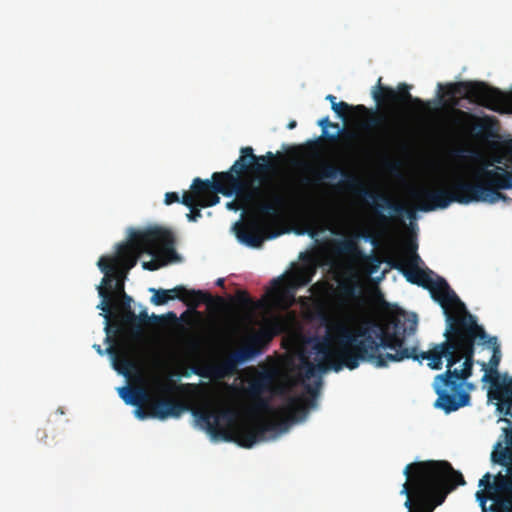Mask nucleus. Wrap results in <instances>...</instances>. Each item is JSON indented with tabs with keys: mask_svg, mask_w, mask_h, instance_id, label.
<instances>
[{
	"mask_svg": "<svg viewBox=\"0 0 512 512\" xmlns=\"http://www.w3.org/2000/svg\"><path fill=\"white\" fill-rule=\"evenodd\" d=\"M369 323L372 328L370 332L369 329H361L358 334L366 336L359 347L362 354L349 356L348 367H358L361 361H367L382 368L388 366L390 362L413 359L429 360L428 366L431 369L440 370L445 359L447 369L435 377L433 385L438 396L435 407L447 414L470 403V394L464 387H474L473 384L467 383V380L472 375L475 363V344L486 345L492 349L488 364L484 361L478 362L485 371L482 381H501L497 371L501 361L497 337L489 336L468 310L448 314L444 331L445 341L434 344L431 349L423 352H418L416 347L405 346L406 338L413 335L417 329L415 314L398 310L388 315L383 323Z\"/></svg>",
	"mask_w": 512,
	"mask_h": 512,
	"instance_id": "nucleus-1",
	"label": "nucleus"
},
{
	"mask_svg": "<svg viewBox=\"0 0 512 512\" xmlns=\"http://www.w3.org/2000/svg\"><path fill=\"white\" fill-rule=\"evenodd\" d=\"M369 322H377L372 319L363 320L355 328L344 323H337L334 327V334H328L314 345L317 364L302 358L299 375L302 378L304 389L312 396L311 399L303 397H291L281 409L282 416L279 419H259L253 422L236 423L237 413L232 408L204 407L193 412L197 421L209 433L213 439L224 441H235L244 448H252L256 443L264 441L267 433L284 430L288 421L304 419L308 407L315 404L314 397L317 396L321 386V379L316 380L314 385L305 383L317 374L325 373L328 370L341 371L344 367L353 370L357 367H348L349 356L361 355L360 343L366 338L358 336L361 329H372Z\"/></svg>",
	"mask_w": 512,
	"mask_h": 512,
	"instance_id": "nucleus-2",
	"label": "nucleus"
},
{
	"mask_svg": "<svg viewBox=\"0 0 512 512\" xmlns=\"http://www.w3.org/2000/svg\"><path fill=\"white\" fill-rule=\"evenodd\" d=\"M275 167L273 152L269 151L265 155L257 156L254 154L253 148L247 146L240 149V157L228 171L215 172L217 178H222L229 188L233 189V193L242 206L248 207L254 212L243 223L236 226L237 238L249 247L259 248L265 239L276 236V234L266 235L268 222L264 218L265 216L277 217L291 205H297L308 211L307 217L311 221L314 218L310 212V200L291 201L271 185L261 187L255 185L253 180L242 177L245 173L260 176L273 171Z\"/></svg>",
	"mask_w": 512,
	"mask_h": 512,
	"instance_id": "nucleus-3",
	"label": "nucleus"
},
{
	"mask_svg": "<svg viewBox=\"0 0 512 512\" xmlns=\"http://www.w3.org/2000/svg\"><path fill=\"white\" fill-rule=\"evenodd\" d=\"M512 189V175L497 166L489 169L487 166L478 167L473 173V181L461 175L454 176L448 188L432 189L420 186L411 192V197L418 203L417 209L429 212L445 209L451 203L470 204L484 202L494 204L500 200L511 199L500 190Z\"/></svg>",
	"mask_w": 512,
	"mask_h": 512,
	"instance_id": "nucleus-4",
	"label": "nucleus"
},
{
	"mask_svg": "<svg viewBox=\"0 0 512 512\" xmlns=\"http://www.w3.org/2000/svg\"><path fill=\"white\" fill-rule=\"evenodd\" d=\"M403 473L407 480L400 494L406 496L407 512H433L449 493L466 484L462 473L444 460L413 462Z\"/></svg>",
	"mask_w": 512,
	"mask_h": 512,
	"instance_id": "nucleus-5",
	"label": "nucleus"
},
{
	"mask_svg": "<svg viewBox=\"0 0 512 512\" xmlns=\"http://www.w3.org/2000/svg\"><path fill=\"white\" fill-rule=\"evenodd\" d=\"M489 398L496 400V410L504 417L498 422L507 423L490 454L492 472H486L478 482L479 490L508 494L512 500V377L504 375L501 381L492 382Z\"/></svg>",
	"mask_w": 512,
	"mask_h": 512,
	"instance_id": "nucleus-6",
	"label": "nucleus"
},
{
	"mask_svg": "<svg viewBox=\"0 0 512 512\" xmlns=\"http://www.w3.org/2000/svg\"><path fill=\"white\" fill-rule=\"evenodd\" d=\"M416 250L417 244L411 243L409 245L410 254L408 257L404 261L395 264L394 267L402 272L408 282L428 290L432 299L443 308L446 317L448 314L467 311L465 304L450 288L443 277L436 275L430 269H421L419 267L421 258L416 253Z\"/></svg>",
	"mask_w": 512,
	"mask_h": 512,
	"instance_id": "nucleus-7",
	"label": "nucleus"
},
{
	"mask_svg": "<svg viewBox=\"0 0 512 512\" xmlns=\"http://www.w3.org/2000/svg\"><path fill=\"white\" fill-rule=\"evenodd\" d=\"M160 252L167 255L175 254L174 236L171 231L161 227L131 229L128 242L120 243L117 247L118 258L124 266V270H119L127 273L137 264L141 254L156 256Z\"/></svg>",
	"mask_w": 512,
	"mask_h": 512,
	"instance_id": "nucleus-8",
	"label": "nucleus"
},
{
	"mask_svg": "<svg viewBox=\"0 0 512 512\" xmlns=\"http://www.w3.org/2000/svg\"><path fill=\"white\" fill-rule=\"evenodd\" d=\"M338 176L342 178V184L347 190L355 195L370 199L377 211L388 210L394 219L404 215L410 220L415 219V210L407 209L404 204L391 200L385 194L369 190L355 174L341 166L331 163L325 164L318 174L319 179H336Z\"/></svg>",
	"mask_w": 512,
	"mask_h": 512,
	"instance_id": "nucleus-9",
	"label": "nucleus"
},
{
	"mask_svg": "<svg viewBox=\"0 0 512 512\" xmlns=\"http://www.w3.org/2000/svg\"><path fill=\"white\" fill-rule=\"evenodd\" d=\"M457 96H462L472 103L499 113L512 108V91L505 94L485 82L460 81L447 84L442 97L449 98L450 106L458 105Z\"/></svg>",
	"mask_w": 512,
	"mask_h": 512,
	"instance_id": "nucleus-10",
	"label": "nucleus"
},
{
	"mask_svg": "<svg viewBox=\"0 0 512 512\" xmlns=\"http://www.w3.org/2000/svg\"><path fill=\"white\" fill-rule=\"evenodd\" d=\"M101 272L105 275L102 278L101 284L97 287L98 294L101 298L97 308L102 310L101 315L105 319V332L107 340H110V332L114 334L121 331V325L115 321L113 325L110 324L113 315L114 300L126 295L124 290V281L126 272L120 271L116 267V258L101 257L97 263Z\"/></svg>",
	"mask_w": 512,
	"mask_h": 512,
	"instance_id": "nucleus-11",
	"label": "nucleus"
},
{
	"mask_svg": "<svg viewBox=\"0 0 512 512\" xmlns=\"http://www.w3.org/2000/svg\"><path fill=\"white\" fill-rule=\"evenodd\" d=\"M332 110L342 119H346L347 113L350 111H353L357 116L367 117L361 125L364 129H371L383 124L380 136L377 139L371 138L375 141V146L391 147L402 140L403 123L394 114L392 117H387L383 114H377L375 110L367 108L365 105L352 106L344 101L336 102Z\"/></svg>",
	"mask_w": 512,
	"mask_h": 512,
	"instance_id": "nucleus-12",
	"label": "nucleus"
},
{
	"mask_svg": "<svg viewBox=\"0 0 512 512\" xmlns=\"http://www.w3.org/2000/svg\"><path fill=\"white\" fill-rule=\"evenodd\" d=\"M219 193L226 197L235 195L233 189H230L222 178H217L215 173L212 175V181L195 178L191 190L184 192L181 199V203L190 209L187 214L188 220L197 221L202 216L200 208L216 205L220 201Z\"/></svg>",
	"mask_w": 512,
	"mask_h": 512,
	"instance_id": "nucleus-13",
	"label": "nucleus"
},
{
	"mask_svg": "<svg viewBox=\"0 0 512 512\" xmlns=\"http://www.w3.org/2000/svg\"><path fill=\"white\" fill-rule=\"evenodd\" d=\"M263 337L260 334L253 335L248 344L231 352L223 360L216 364H206L192 367V372L203 378L224 379L237 372L238 365L244 363L261 352Z\"/></svg>",
	"mask_w": 512,
	"mask_h": 512,
	"instance_id": "nucleus-14",
	"label": "nucleus"
},
{
	"mask_svg": "<svg viewBox=\"0 0 512 512\" xmlns=\"http://www.w3.org/2000/svg\"><path fill=\"white\" fill-rule=\"evenodd\" d=\"M381 81L382 77H379L377 85L372 90V97L379 106H384L390 112L397 111L405 104H412L420 111L428 108L427 102L410 94V86L408 84L400 83L395 90L389 86L382 85Z\"/></svg>",
	"mask_w": 512,
	"mask_h": 512,
	"instance_id": "nucleus-15",
	"label": "nucleus"
},
{
	"mask_svg": "<svg viewBox=\"0 0 512 512\" xmlns=\"http://www.w3.org/2000/svg\"><path fill=\"white\" fill-rule=\"evenodd\" d=\"M318 125L323 129L322 137L329 142H336L339 135H342L347 141H353L354 143L350 148V155L353 157L366 156L375 148V141L371 137L361 136L354 131L339 129V125L330 122L328 117L320 119Z\"/></svg>",
	"mask_w": 512,
	"mask_h": 512,
	"instance_id": "nucleus-16",
	"label": "nucleus"
},
{
	"mask_svg": "<svg viewBox=\"0 0 512 512\" xmlns=\"http://www.w3.org/2000/svg\"><path fill=\"white\" fill-rule=\"evenodd\" d=\"M149 291L153 293L151 303L156 306L164 305L169 300L179 299L186 303L187 306L196 308L202 303H210L212 301L210 293L202 290H189L182 285L167 290L150 288Z\"/></svg>",
	"mask_w": 512,
	"mask_h": 512,
	"instance_id": "nucleus-17",
	"label": "nucleus"
},
{
	"mask_svg": "<svg viewBox=\"0 0 512 512\" xmlns=\"http://www.w3.org/2000/svg\"><path fill=\"white\" fill-rule=\"evenodd\" d=\"M452 121L463 134L475 138H488L493 135L494 120L489 116L479 118L470 112L454 108Z\"/></svg>",
	"mask_w": 512,
	"mask_h": 512,
	"instance_id": "nucleus-18",
	"label": "nucleus"
},
{
	"mask_svg": "<svg viewBox=\"0 0 512 512\" xmlns=\"http://www.w3.org/2000/svg\"><path fill=\"white\" fill-rule=\"evenodd\" d=\"M273 381L272 373L262 371L248 382L246 394L253 400L256 410L262 412H270L272 410L270 399L263 395L271 391Z\"/></svg>",
	"mask_w": 512,
	"mask_h": 512,
	"instance_id": "nucleus-19",
	"label": "nucleus"
},
{
	"mask_svg": "<svg viewBox=\"0 0 512 512\" xmlns=\"http://www.w3.org/2000/svg\"><path fill=\"white\" fill-rule=\"evenodd\" d=\"M145 405L150 408V418L165 420L178 418L187 409L185 404L172 398H156L151 394V400Z\"/></svg>",
	"mask_w": 512,
	"mask_h": 512,
	"instance_id": "nucleus-20",
	"label": "nucleus"
},
{
	"mask_svg": "<svg viewBox=\"0 0 512 512\" xmlns=\"http://www.w3.org/2000/svg\"><path fill=\"white\" fill-rule=\"evenodd\" d=\"M478 490L475 494L476 500L482 512H512V500L508 494H493Z\"/></svg>",
	"mask_w": 512,
	"mask_h": 512,
	"instance_id": "nucleus-21",
	"label": "nucleus"
},
{
	"mask_svg": "<svg viewBox=\"0 0 512 512\" xmlns=\"http://www.w3.org/2000/svg\"><path fill=\"white\" fill-rule=\"evenodd\" d=\"M115 321H118L121 325V331L119 333L114 334L113 331L110 332V340L105 339L106 342H115V337L124 334V326L129 327V335L133 339H138L143 334V328L141 327V323H139V317L133 310H127L119 312L117 315L113 312V315L110 320V324L113 325Z\"/></svg>",
	"mask_w": 512,
	"mask_h": 512,
	"instance_id": "nucleus-22",
	"label": "nucleus"
},
{
	"mask_svg": "<svg viewBox=\"0 0 512 512\" xmlns=\"http://www.w3.org/2000/svg\"><path fill=\"white\" fill-rule=\"evenodd\" d=\"M106 352L112 356L114 360L115 369L120 373L127 375L132 369L135 368L134 361L130 358L129 353L125 347H116L110 345Z\"/></svg>",
	"mask_w": 512,
	"mask_h": 512,
	"instance_id": "nucleus-23",
	"label": "nucleus"
},
{
	"mask_svg": "<svg viewBox=\"0 0 512 512\" xmlns=\"http://www.w3.org/2000/svg\"><path fill=\"white\" fill-rule=\"evenodd\" d=\"M120 397L128 405L140 406L151 400V394L143 387H120L118 389Z\"/></svg>",
	"mask_w": 512,
	"mask_h": 512,
	"instance_id": "nucleus-24",
	"label": "nucleus"
},
{
	"mask_svg": "<svg viewBox=\"0 0 512 512\" xmlns=\"http://www.w3.org/2000/svg\"><path fill=\"white\" fill-rule=\"evenodd\" d=\"M316 273L315 265H305L293 271L288 279L287 285L292 290L308 285Z\"/></svg>",
	"mask_w": 512,
	"mask_h": 512,
	"instance_id": "nucleus-25",
	"label": "nucleus"
},
{
	"mask_svg": "<svg viewBox=\"0 0 512 512\" xmlns=\"http://www.w3.org/2000/svg\"><path fill=\"white\" fill-rule=\"evenodd\" d=\"M360 285L354 279H347L339 283L338 285V295L340 297V304L345 310L351 315L350 309V300H354L357 298L359 293Z\"/></svg>",
	"mask_w": 512,
	"mask_h": 512,
	"instance_id": "nucleus-26",
	"label": "nucleus"
},
{
	"mask_svg": "<svg viewBox=\"0 0 512 512\" xmlns=\"http://www.w3.org/2000/svg\"><path fill=\"white\" fill-rule=\"evenodd\" d=\"M137 316L139 317V323H141L142 328H143V325L147 324L149 321L154 322V323H163L166 320H169L173 323L178 322L177 315L174 312H168L164 315L152 314L151 316H149L146 311H143Z\"/></svg>",
	"mask_w": 512,
	"mask_h": 512,
	"instance_id": "nucleus-27",
	"label": "nucleus"
},
{
	"mask_svg": "<svg viewBox=\"0 0 512 512\" xmlns=\"http://www.w3.org/2000/svg\"><path fill=\"white\" fill-rule=\"evenodd\" d=\"M234 301L240 308L247 310V311H252L256 307L255 302L252 300V298L249 296V294L244 290H238L236 292Z\"/></svg>",
	"mask_w": 512,
	"mask_h": 512,
	"instance_id": "nucleus-28",
	"label": "nucleus"
},
{
	"mask_svg": "<svg viewBox=\"0 0 512 512\" xmlns=\"http://www.w3.org/2000/svg\"><path fill=\"white\" fill-rule=\"evenodd\" d=\"M357 249V245L352 240H344L339 243L338 250L341 253H352Z\"/></svg>",
	"mask_w": 512,
	"mask_h": 512,
	"instance_id": "nucleus-29",
	"label": "nucleus"
},
{
	"mask_svg": "<svg viewBox=\"0 0 512 512\" xmlns=\"http://www.w3.org/2000/svg\"><path fill=\"white\" fill-rule=\"evenodd\" d=\"M119 299H120V301L117 305L119 312L132 310V308H131L132 298L130 296H128L126 294V295L120 297Z\"/></svg>",
	"mask_w": 512,
	"mask_h": 512,
	"instance_id": "nucleus-30",
	"label": "nucleus"
},
{
	"mask_svg": "<svg viewBox=\"0 0 512 512\" xmlns=\"http://www.w3.org/2000/svg\"><path fill=\"white\" fill-rule=\"evenodd\" d=\"M143 405L136 406L135 415L137 418L144 420L146 418H150V408L147 407V410L142 407Z\"/></svg>",
	"mask_w": 512,
	"mask_h": 512,
	"instance_id": "nucleus-31",
	"label": "nucleus"
},
{
	"mask_svg": "<svg viewBox=\"0 0 512 512\" xmlns=\"http://www.w3.org/2000/svg\"><path fill=\"white\" fill-rule=\"evenodd\" d=\"M164 202H165L166 205H171V204L176 203V202H181V200L179 198L178 193H176V192H167L165 194Z\"/></svg>",
	"mask_w": 512,
	"mask_h": 512,
	"instance_id": "nucleus-32",
	"label": "nucleus"
},
{
	"mask_svg": "<svg viewBox=\"0 0 512 512\" xmlns=\"http://www.w3.org/2000/svg\"><path fill=\"white\" fill-rule=\"evenodd\" d=\"M162 263L158 262L157 260H151L147 262L142 263V267L145 270L154 271L160 268Z\"/></svg>",
	"mask_w": 512,
	"mask_h": 512,
	"instance_id": "nucleus-33",
	"label": "nucleus"
},
{
	"mask_svg": "<svg viewBox=\"0 0 512 512\" xmlns=\"http://www.w3.org/2000/svg\"><path fill=\"white\" fill-rule=\"evenodd\" d=\"M326 287H327L326 282L319 281V282L314 283L311 286L310 290L312 291V293H322L324 290H326Z\"/></svg>",
	"mask_w": 512,
	"mask_h": 512,
	"instance_id": "nucleus-34",
	"label": "nucleus"
},
{
	"mask_svg": "<svg viewBox=\"0 0 512 512\" xmlns=\"http://www.w3.org/2000/svg\"><path fill=\"white\" fill-rule=\"evenodd\" d=\"M173 385L174 384L172 382L159 383L158 388H159V391L162 393H169L173 390Z\"/></svg>",
	"mask_w": 512,
	"mask_h": 512,
	"instance_id": "nucleus-35",
	"label": "nucleus"
},
{
	"mask_svg": "<svg viewBox=\"0 0 512 512\" xmlns=\"http://www.w3.org/2000/svg\"><path fill=\"white\" fill-rule=\"evenodd\" d=\"M467 151H468V150H467V149H465V148H457V149H455V150L453 151V154H454V156H455V157H459V158H461V157H463V154H464L465 152H467Z\"/></svg>",
	"mask_w": 512,
	"mask_h": 512,
	"instance_id": "nucleus-36",
	"label": "nucleus"
},
{
	"mask_svg": "<svg viewBox=\"0 0 512 512\" xmlns=\"http://www.w3.org/2000/svg\"><path fill=\"white\" fill-rule=\"evenodd\" d=\"M326 100H328L331 103V108L336 103V97L332 94L327 95Z\"/></svg>",
	"mask_w": 512,
	"mask_h": 512,
	"instance_id": "nucleus-37",
	"label": "nucleus"
},
{
	"mask_svg": "<svg viewBox=\"0 0 512 512\" xmlns=\"http://www.w3.org/2000/svg\"><path fill=\"white\" fill-rule=\"evenodd\" d=\"M296 125H297V122L295 120H291L288 123L287 128L291 130V129H294L296 127Z\"/></svg>",
	"mask_w": 512,
	"mask_h": 512,
	"instance_id": "nucleus-38",
	"label": "nucleus"
},
{
	"mask_svg": "<svg viewBox=\"0 0 512 512\" xmlns=\"http://www.w3.org/2000/svg\"><path fill=\"white\" fill-rule=\"evenodd\" d=\"M224 283H225L224 278H218L216 280V285L219 286V287H224Z\"/></svg>",
	"mask_w": 512,
	"mask_h": 512,
	"instance_id": "nucleus-39",
	"label": "nucleus"
},
{
	"mask_svg": "<svg viewBox=\"0 0 512 512\" xmlns=\"http://www.w3.org/2000/svg\"><path fill=\"white\" fill-rule=\"evenodd\" d=\"M378 216H379V219H380L381 221H383V222H387V221H388V218H387L384 214L379 213V215H378Z\"/></svg>",
	"mask_w": 512,
	"mask_h": 512,
	"instance_id": "nucleus-40",
	"label": "nucleus"
},
{
	"mask_svg": "<svg viewBox=\"0 0 512 512\" xmlns=\"http://www.w3.org/2000/svg\"><path fill=\"white\" fill-rule=\"evenodd\" d=\"M94 348L97 350V352L100 354V355H103V350L101 349V346L100 345H94Z\"/></svg>",
	"mask_w": 512,
	"mask_h": 512,
	"instance_id": "nucleus-41",
	"label": "nucleus"
},
{
	"mask_svg": "<svg viewBox=\"0 0 512 512\" xmlns=\"http://www.w3.org/2000/svg\"><path fill=\"white\" fill-rule=\"evenodd\" d=\"M308 233L311 235V236H314L316 234V231H315V227L314 225L311 227L310 230H308Z\"/></svg>",
	"mask_w": 512,
	"mask_h": 512,
	"instance_id": "nucleus-42",
	"label": "nucleus"
},
{
	"mask_svg": "<svg viewBox=\"0 0 512 512\" xmlns=\"http://www.w3.org/2000/svg\"><path fill=\"white\" fill-rule=\"evenodd\" d=\"M320 140H316L310 143L312 147H317L319 145Z\"/></svg>",
	"mask_w": 512,
	"mask_h": 512,
	"instance_id": "nucleus-43",
	"label": "nucleus"
},
{
	"mask_svg": "<svg viewBox=\"0 0 512 512\" xmlns=\"http://www.w3.org/2000/svg\"><path fill=\"white\" fill-rule=\"evenodd\" d=\"M227 206H228L229 208H233V206H234V202H230V203H228V204H227Z\"/></svg>",
	"mask_w": 512,
	"mask_h": 512,
	"instance_id": "nucleus-44",
	"label": "nucleus"
},
{
	"mask_svg": "<svg viewBox=\"0 0 512 512\" xmlns=\"http://www.w3.org/2000/svg\"><path fill=\"white\" fill-rule=\"evenodd\" d=\"M443 88H444V87H443V85H442L441 83H439V84H438V89H439V90H443Z\"/></svg>",
	"mask_w": 512,
	"mask_h": 512,
	"instance_id": "nucleus-45",
	"label": "nucleus"
},
{
	"mask_svg": "<svg viewBox=\"0 0 512 512\" xmlns=\"http://www.w3.org/2000/svg\"><path fill=\"white\" fill-rule=\"evenodd\" d=\"M495 161H496L497 163H501V162H502V160H501V158H500V157H497V158L495 159Z\"/></svg>",
	"mask_w": 512,
	"mask_h": 512,
	"instance_id": "nucleus-46",
	"label": "nucleus"
},
{
	"mask_svg": "<svg viewBox=\"0 0 512 512\" xmlns=\"http://www.w3.org/2000/svg\"><path fill=\"white\" fill-rule=\"evenodd\" d=\"M274 283L277 284V285H280L281 281L279 279H277V280H274Z\"/></svg>",
	"mask_w": 512,
	"mask_h": 512,
	"instance_id": "nucleus-47",
	"label": "nucleus"
},
{
	"mask_svg": "<svg viewBox=\"0 0 512 512\" xmlns=\"http://www.w3.org/2000/svg\"><path fill=\"white\" fill-rule=\"evenodd\" d=\"M47 437V434L43 431V436L41 437V439H44Z\"/></svg>",
	"mask_w": 512,
	"mask_h": 512,
	"instance_id": "nucleus-48",
	"label": "nucleus"
}]
</instances>
